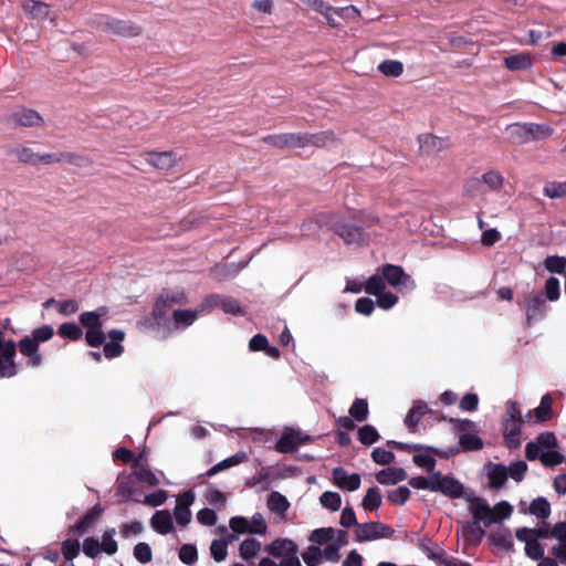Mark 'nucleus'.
Instances as JSON below:
<instances>
[{"instance_id":"obj_11","label":"nucleus","mask_w":566,"mask_h":566,"mask_svg":"<svg viewBox=\"0 0 566 566\" xmlns=\"http://www.w3.org/2000/svg\"><path fill=\"white\" fill-rule=\"evenodd\" d=\"M195 496L191 492H185L177 499L174 510V516L178 524L186 526L191 520L189 506L192 504Z\"/></svg>"},{"instance_id":"obj_43","label":"nucleus","mask_w":566,"mask_h":566,"mask_svg":"<svg viewBox=\"0 0 566 566\" xmlns=\"http://www.w3.org/2000/svg\"><path fill=\"white\" fill-rule=\"evenodd\" d=\"M302 558L307 566H317L322 560L321 548L317 546H308L302 554Z\"/></svg>"},{"instance_id":"obj_60","label":"nucleus","mask_w":566,"mask_h":566,"mask_svg":"<svg viewBox=\"0 0 566 566\" xmlns=\"http://www.w3.org/2000/svg\"><path fill=\"white\" fill-rule=\"evenodd\" d=\"M398 302V297L390 292H381L377 295V305L384 310L394 307Z\"/></svg>"},{"instance_id":"obj_9","label":"nucleus","mask_w":566,"mask_h":566,"mask_svg":"<svg viewBox=\"0 0 566 566\" xmlns=\"http://www.w3.org/2000/svg\"><path fill=\"white\" fill-rule=\"evenodd\" d=\"M308 437L302 432L293 429H285L276 443V450L279 452H293L296 448L307 441Z\"/></svg>"},{"instance_id":"obj_63","label":"nucleus","mask_w":566,"mask_h":566,"mask_svg":"<svg viewBox=\"0 0 566 566\" xmlns=\"http://www.w3.org/2000/svg\"><path fill=\"white\" fill-rule=\"evenodd\" d=\"M53 328L49 325H43L41 327L35 328L32 332V338L36 340L38 344L41 342H46L53 336Z\"/></svg>"},{"instance_id":"obj_26","label":"nucleus","mask_w":566,"mask_h":566,"mask_svg":"<svg viewBox=\"0 0 566 566\" xmlns=\"http://www.w3.org/2000/svg\"><path fill=\"white\" fill-rule=\"evenodd\" d=\"M345 541L344 535L339 536L338 538L334 539L329 543V545L322 546L321 547V554L323 557V560L335 563L339 559V549L343 547Z\"/></svg>"},{"instance_id":"obj_13","label":"nucleus","mask_w":566,"mask_h":566,"mask_svg":"<svg viewBox=\"0 0 566 566\" xmlns=\"http://www.w3.org/2000/svg\"><path fill=\"white\" fill-rule=\"evenodd\" d=\"M419 151L423 156H432L447 147L443 139L431 134H423L418 137Z\"/></svg>"},{"instance_id":"obj_7","label":"nucleus","mask_w":566,"mask_h":566,"mask_svg":"<svg viewBox=\"0 0 566 566\" xmlns=\"http://www.w3.org/2000/svg\"><path fill=\"white\" fill-rule=\"evenodd\" d=\"M302 138V133H283L266 135L262 138V142L279 149L302 148L304 145Z\"/></svg>"},{"instance_id":"obj_8","label":"nucleus","mask_w":566,"mask_h":566,"mask_svg":"<svg viewBox=\"0 0 566 566\" xmlns=\"http://www.w3.org/2000/svg\"><path fill=\"white\" fill-rule=\"evenodd\" d=\"M382 274L386 281L394 287L403 286L407 290H413L416 284L398 265L387 264L382 268Z\"/></svg>"},{"instance_id":"obj_35","label":"nucleus","mask_w":566,"mask_h":566,"mask_svg":"<svg viewBox=\"0 0 566 566\" xmlns=\"http://www.w3.org/2000/svg\"><path fill=\"white\" fill-rule=\"evenodd\" d=\"M232 537L229 539H214L210 545V553L213 559L218 563L224 560L228 555V545Z\"/></svg>"},{"instance_id":"obj_45","label":"nucleus","mask_w":566,"mask_h":566,"mask_svg":"<svg viewBox=\"0 0 566 566\" xmlns=\"http://www.w3.org/2000/svg\"><path fill=\"white\" fill-rule=\"evenodd\" d=\"M409 484L415 489H418V490L428 489L432 492H436V485H438L437 481H436V474H433L429 478H424V476L412 478L409 481Z\"/></svg>"},{"instance_id":"obj_56","label":"nucleus","mask_w":566,"mask_h":566,"mask_svg":"<svg viewBox=\"0 0 566 566\" xmlns=\"http://www.w3.org/2000/svg\"><path fill=\"white\" fill-rule=\"evenodd\" d=\"M62 553L66 560H73L80 553L78 541H65L62 545Z\"/></svg>"},{"instance_id":"obj_51","label":"nucleus","mask_w":566,"mask_h":566,"mask_svg":"<svg viewBox=\"0 0 566 566\" xmlns=\"http://www.w3.org/2000/svg\"><path fill=\"white\" fill-rule=\"evenodd\" d=\"M381 504V496L376 489H369L363 500V506L366 510H375Z\"/></svg>"},{"instance_id":"obj_46","label":"nucleus","mask_w":566,"mask_h":566,"mask_svg":"<svg viewBox=\"0 0 566 566\" xmlns=\"http://www.w3.org/2000/svg\"><path fill=\"white\" fill-rule=\"evenodd\" d=\"M134 557L143 564H147L153 559V551L147 543H138L134 547Z\"/></svg>"},{"instance_id":"obj_54","label":"nucleus","mask_w":566,"mask_h":566,"mask_svg":"<svg viewBox=\"0 0 566 566\" xmlns=\"http://www.w3.org/2000/svg\"><path fill=\"white\" fill-rule=\"evenodd\" d=\"M371 458L377 464H389L395 460V454L391 451H388L382 448H376L371 452Z\"/></svg>"},{"instance_id":"obj_23","label":"nucleus","mask_w":566,"mask_h":566,"mask_svg":"<svg viewBox=\"0 0 566 566\" xmlns=\"http://www.w3.org/2000/svg\"><path fill=\"white\" fill-rule=\"evenodd\" d=\"M405 470L400 468H387L377 473L376 480L380 484H396L406 479Z\"/></svg>"},{"instance_id":"obj_62","label":"nucleus","mask_w":566,"mask_h":566,"mask_svg":"<svg viewBox=\"0 0 566 566\" xmlns=\"http://www.w3.org/2000/svg\"><path fill=\"white\" fill-rule=\"evenodd\" d=\"M426 406H418L410 410L405 422L409 428H415L420 418L426 413Z\"/></svg>"},{"instance_id":"obj_25","label":"nucleus","mask_w":566,"mask_h":566,"mask_svg":"<svg viewBox=\"0 0 566 566\" xmlns=\"http://www.w3.org/2000/svg\"><path fill=\"white\" fill-rule=\"evenodd\" d=\"M504 65L510 71L526 70L532 65V59L527 53L510 55L504 59Z\"/></svg>"},{"instance_id":"obj_34","label":"nucleus","mask_w":566,"mask_h":566,"mask_svg":"<svg viewBox=\"0 0 566 566\" xmlns=\"http://www.w3.org/2000/svg\"><path fill=\"white\" fill-rule=\"evenodd\" d=\"M247 459V454L244 452H238L235 453L234 455L228 458V459H224L223 461L217 463L216 465H213L208 474L209 475H213L222 470H226V469H229V468H232L241 462H243L244 460Z\"/></svg>"},{"instance_id":"obj_36","label":"nucleus","mask_w":566,"mask_h":566,"mask_svg":"<svg viewBox=\"0 0 566 566\" xmlns=\"http://www.w3.org/2000/svg\"><path fill=\"white\" fill-rule=\"evenodd\" d=\"M470 424V422L462 421V451H475L480 450L483 447V442L480 437L476 434L463 433L464 426Z\"/></svg>"},{"instance_id":"obj_39","label":"nucleus","mask_w":566,"mask_h":566,"mask_svg":"<svg viewBox=\"0 0 566 566\" xmlns=\"http://www.w3.org/2000/svg\"><path fill=\"white\" fill-rule=\"evenodd\" d=\"M531 142L539 140L549 137L553 134V128L544 124L527 123Z\"/></svg>"},{"instance_id":"obj_41","label":"nucleus","mask_w":566,"mask_h":566,"mask_svg":"<svg viewBox=\"0 0 566 566\" xmlns=\"http://www.w3.org/2000/svg\"><path fill=\"white\" fill-rule=\"evenodd\" d=\"M102 514V507L96 505L74 526L77 532H85Z\"/></svg>"},{"instance_id":"obj_15","label":"nucleus","mask_w":566,"mask_h":566,"mask_svg":"<svg viewBox=\"0 0 566 566\" xmlns=\"http://www.w3.org/2000/svg\"><path fill=\"white\" fill-rule=\"evenodd\" d=\"M12 119L15 125L22 127H35L43 123L42 116L34 109L23 108L12 114Z\"/></svg>"},{"instance_id":"obj_57","label":"nucleus","mask_w":566,"mask_h":566,"mask_svg":"<svg viewBox=\"0 0 566 566\" xmlns=\"http://www.w3.org/2000/svg\"><path fill=\"white\" fill-rule=\"evenodd\" d=\"M385 290V283L382 281L381 277L379 276H371L367 283H366V286H365V291L366 293L370 294V295H379L381 292H384Z\"/></svg>"},{"instance_id":"obj_21","label":"nucleus","mask_w":566,"mask_h":566,"mask_svg":"<svg viewBox=\"0 0 566 566\" xmlns=\"http://www.w3.org/2000/svg\"><path fill=\"white\" fill-rule=\"evenodd\" d=\"M436 481L438 484L436 485V492L440 491L452 497H458L460 495V485L455 480L449 476H443L440 473H436Z\"/></svg>"},{"instance_id":"obj_1","label":"nucleus","mask_w":566,"mask_h":566,"mask_svg":"<svg viewBox=\"0 0 566 566\" xmlns=\"http://www.w3.org/2000/svg\"><path fill=\"white\" fill-rule=\"evenodd\" d=\"M468 501L470 502L468 510L473 517L474 525L480 536L484 534L485 527L507 520L513 512V506L506 501H501L494 506H490L486 501L482 499L474 497L468 499Z\"/></svg>"},{"instance_id":"obj_22","label":"nucleus","mask_w":566,"mask_h":566,"mask_svg":"<svg viewBox=\"0 0 566 566\" xmlns=\"http://www.w3.org/2000/svg\"><path fill=\"white\" fill-rule=\"evenodd\" d=\"M23 10L33 19L44 20L50 14L49 4L38 0H27L23 3Z\"/></svg>"},{"instance_id":"obj_4","label":"nucleus","mask_w":566,"mask_h":566,"mask_svg":"<svg viewBox=\"0 0 566 566\" xmlns=\"http://www.w3.org/2000/svg\"><path fill=\"white\" fill-rule=\"evenodd\" d=\"M115 528L107 530L101 537V541L94 537H87L83 542V553L91 558L98 556L101 553L114 555L118 551L117 542L115 541Z\"/></svg>"},{"instance_id":"obj_44","label":"nucleus","mask_w":566,"mask_h":566,"mask_svg":"<svg viewBox=\"0 0 566 566\" xmlns=\"http://www.w3.org/2000/svg\"><path fill=\"white\" fill-rule=\"evenodd\" d=\"M349 413L357 421H364L368 417V405L364 399H356L349 409Z\"/></svg>"},{"instance_id":"obj_32","label":"nucleus","mask_w":566,"mask_h":566,"mask_svg":"<svg viewBox=\"0 0 566 566\" xmlns=\"http://www.w3.org/2000/svg\"><path fill=\"white\" fill-rule=\"evenodd\" d=\"M378 71L386 76L398 77L403 72V64L397 60H385L378 65Z\"/></svg>"},{"instance_id":"obj_18","label":"nucleus","mask_w":566,"mask_h":566,"mask_svg":"<svg viewBox=\"0 0 566 566\" xmlns=\"http://www.w3.org/2000/svg\"><path fill=\"white\" fill-rule=\"evenodd\" d=\"M302 140L304 143L302 148L314 146V147H324L329 143H334L336 140L335 134L333 130H324L315 134L302 133Z\"/></svg>"},{"instance_id":"obj_29","label":"nucleus","mask_w":566,"mask_h":566,"mask_svg":"<svg viewBox=\"0 0 566 566\" xmlns=\"http://www.w3.org/2000/svg\"><path fill=\"white\" fill-rule=\"evenodd\" d=\"M134 474L139 482H143L148 486H155L159 484L158 478L139 461H136L134 464Z\"/></svg>"},{"instance_id":"obj_28","label":"nucleus","mask_w":566,"mask_h":566,"mask_svg":"<svg viewBox=\"0 0 566 566\" xmlns=\"http://www.w3.org/2000/svg\"><path fill=\"white\" fill-rule=\"evenodd\" d=\"M268 507L277 515H283L290 507L287 499L279 492H272L268 499Z\"/></svg>"},{"instance_id":"obj_5","label":"nucleus","mask_w":566,"mask_h":566,"mask_svg":"<svg viewBox=\"0 0 566 566\" xmlns=\"http://www.w3.org/2000/svg\"><path fill=\"white\" fill-rule=\"evenodd\" d=\"M264 552L268 553L270 556L281 558V560H286L291 558L298 559L297 544L293 539L286 537L275 538L270 544L264 546Z\"/></svg>"},{"instance_id":"obj_50","label":"nucleus","mask_w":566,"mask_h":566,"mask_svg":"<svg viewBox=\"0 0 566 566\" xmlns=\"http://www.w3.org/2000/svg\"><path fill=\"white\" fill-rule=\"evenodd\" d=\"M358 438L364 444H373L379 439V434L374 427L364 426L358 431Z\"/></svg>"},{"instance_id":"obj_52","label":"nucleus","mask_w":566,"mask_h":566,"mask_svg":"<svg viewBox=\"0 0 566 566\" xmlns=\"http://www.w3.org/2000/svg\"><path fill=\"white\" fill-rule=\"evenodd\" d=\"M251 534L264 535L268 531V524L262 514L255 513L250 520Z\"/></svg>"},{"instance_id":"obj_33","label":"nucleus","mask_w":566,"mask_h":566,"mask_svg":"<svg viewBox=\"0 0 566 566\" xmlns=\"http://www.w3.org/2000/svg\"><path fill=\"white\" fill-rule=\"evenodd\" d=\"M528 511L538 518H547L551 514V505L545 497H537L532 501Z\"/></svg>"},{"instance_id":"obj_6","label":"nucleus","mask_w":566,"mask_h":566,"mask_svg":"<svg viewBox=\"0 0 566 566\" xmlns=\"http://www.w3.org/2000/svg\"><path fill=\"white\" fill-rule=\"evenodd\" d=\"M14 355V342L6 340L0 331V377H12L15 375Z\"/></svg>"},{"instance_id":"obj_24","label":"nucleus","mask_w":566,"mask_h":566,"mask_svg":"<svg viewBox=\"0 0 566 566\" xmlns=\"http://www.w3.org/2000/svg\"><path fill=\"white\" fill-rule=\"evenodd\" d=\"M261 551V543L252 537L245 538L239 546L240 557L244 560L253 559Z\"/></svg>"},{"instance_id":"obj_2","label":"nucleus","mask_w":566,"mask_h":566,"mask_svg":"<svg viewBox=\"0 0 566 566\" xmlns=\"http://www.w3.org/2000/svg\"><path fill=\"white\" fill-rule=\"evenodd\" d=\"M319 226L331 229L336 235L343 239L344 244L368 245V234L360 228L342 222L336 212H325L317 216Z\"/></svg>"},{"instance_id":"obj_20","label":"nucleus","mask_w":566,"mask_h":566,"mask_svg":"<svg viewBox=\"0 0 566 566\" xmlns=\"http://www.w3.org/2000/svg\"><path fill=\"white\" fill-rule=\"evenodd\" d=\"M20 352L30 358L32 366L41 364V356L38 354L39 344L32 337H24L19 343Z\"/></svg>"},{"instance_id":"obj_61","label":"nucleus","mask_w":566,"mask_h":566,"mask_svg":"<svg viewBox=\"0 0 566 566\" xmlns=\"http://www.w3.org/2000/svg\"><path fill=\"white\" fill-rule=\"evenodd\" d=\"M63 163L76 166V167H86L91 165V160L82 155L75 153H64Z\"/></svg>"},{"instance_id":"obj_37","label":"nucleus","mask_w":566,"mask_h":566,"mask_svg":"<svg viewBox=\"0 0 566 566\" xmlns=\"http://www.w3.org/2000/svg\"><path fill=\"white\" fill-rule=\"evenodd\" d=\"M207 305L211 307L220 305L224 312L231 314H239L241 312L239 303L230 298L219 300V297L212 296L207 300Z\"/></svg>"},{"instance_id":"obj_27","label":"nucleus","mask_w":566,"mask_h":566,"mask_svg":"<svg viewBox=\"0 0 566 566\" xmlns=\"http://www.w3.org/2000/svg\"><path fill=\"white\" fill-rule=\"evenodd\" d=\"M488 478L492 486H502L507 479V468L502 464H489Z\"/></svg>"},{"instance_id":"obj_12","label":"nucleus","mask_w":566,"mask_h":566,"mask_svg":"<svg viewBox=\"0 0 566 566\" xmlns=\"http://www.w3.org/2000/svg\"><path fill=\"white\" fill-rule=\"evenodd\" d=\"M333 481L336 486L347 491H356L360 486V475L357 473L347 474L343 468H335L333 470Z\"/></svg>"},{"instance_id":"obj_58","label":"nucleus","mask_w":566,"mask_h":566,"mask_svg":"<svg viewBox=\"0 0 566 566\" xmlns=\"http://www.w3.org/2000/svg\"><path fill=\"white\" fill-rule=\"evenodd\" d=\"M413 462L429 472L434 468V459L428 452H419L415 454Z\"/></svg>"},{"instance_id":"obj_59","label":"nucleus","mask_w":566,"mask_h":566,"mask_svg":"<svg viewBox=\"0 0 566 566\" xmlns=\"http://www.w3.org/2000/svg\"><path fill=\"white\" fill-rule=\"evenodd\" d=\"M85 339L92 347H96L103 344L105 340V335L102 331V327L86 331Z\"/></svg>"},{"instance_id":"obj_19","label":"nucleus","mask_w":566,"mask_h":566,"mask_svg":"<svg viewBox=\"0 0 566 566\" xmlns=\"http://www.w3.org/2000/svg\"><path fill=\"white\" fill-rule=\"evenodd\" d=\"M150 525L161 535L170 533L174 528L171 515L166 510L157 511L150 520Z\"/></svg>"},{"instance_id":"obj_16","label":"nucleus","mask_w":566,"mask_h":566,"mask_svg":"<svg viewBox=\"0 0 566 566\" xmlns=\"http://www.w3.org/2000/svg\"><path fill=\"white\" fill-rule=\"evenodd\" d=\"M307 4L316 12L321 13L322 15H327V12H334L338 15L343 14H359V11L354 6H348L345 8H333L329 3L325 2L324 0H307Z\"/></svg>"},{"instance_id":"obj_30","label":"nucleus","mask_w":566,"mask_h":566,"mask_svg":"<svg viewBox=\"0 0 566 566\" xmlns=\"http://www.w3.org/2000/svg\"><path fill=\"white\" fill-rule=\"evenodd\" d=\"M106 314V311L101 308L96 312H84L80 316V321L82 325L86 328V331L94 329L97 327H102L101 317Z\"/></svg>"},{"instance_id":"obj_40","label":"nucleus","mask_w":566,"mask_h":566,"mask_svg":"<svg viewBox=\"0 0 566 566\" xmlns=\"http://www.w3.org/2000/svg\"><path fill=\"white\" fill-rule=\"evenodd\" d=\"M229 527L237 535L251 534L250 521L243 516L231 517Z\"/></svg>"},{"instance_id":"obj_3","label":"nucleus","mask_w":566,"mask_h":566,"mask_svg":"<svg viewBox=\"0 0 566 566\" xmlns=\"http://www.w3.org/2000/svg\"><path fill=\"white\" fill-rule=\"evenodd\" d=\"M88 25L123 38H135L143 32V28L132 21L118 20L105 14L95 15Z\"/></svg>"},{"instance_id":"obj_47","label":"nucleus","mask_w":566,"mask_h":566,"mask_svg":"<svg viewBox=\"0 0 566 566\" xmlns=\"http://www.w3.org/2000/svg\"><path fill=\"white\" fill-rule=\"evenodd\" d=\"M482 181L488 185L491 190L500 189L503 185V177L496 170H489L482 176Z\"/></svg>"},{"instance_id":"obj_48","label":"nucleus","mask_w":566,"mask_h":566,"mask_svg":"<svg viewBox=\"0 0 566 566\" xmlns=\"http://www.w3.org/2000/svg\"><path fill=\"white\" fill-rule=\"evenodd\" d=\"M59 334L65 338L76 340L82 336V329L74 323H64L59 327Z\"/></svg>"},{"instance_id":"obj_49","label":"nucleus","mask_w":566,"mask_h":566,"mask_svg":"<svg viewBox=\"0 0 566 566\" xmlns=\"http://www.w3.org/2000/svg\"><path fill=\"white\" fill-rule=\"evenodd\" d=\"M544 195L548 198H562L566 196V182H548L544 187Z\"/></svg>"},{"instance_id":"obj_64","label":"nucleus","mask_w":566,"mask_h":566,"mask_svg":"<svg viewBox=\"0 0 566 566\" xmlns=\"http://www.w3.org/2000/svg\"><path fill=\"white\" fill-rule=\"evenodd\" d=\"M258 566H302V564H301L300 559H294V558L281 560L280 563H276L275 560H273L269 557H263L260 559Z\"/></svg>"},{"instance_id":"obj_31","label":"nucleus","mask_w":566,"mask_h":566,"mask_svg":"<svg viewBox=\"0 0 566 566\" xmlns=\"http://www.w3.org/2000/svg\"><path fill=\"white\" fill-rule=\"evenodd\" d=\"M9 155H14L20 163L29 165L39 164V154L34 153L29 147H17L9 150Z\"/></svg>"},{"instance_id":"obj_14","label":"nucleus","mask_w":566,"mask_h":566,"mask_svg":"<svg viewBox=\"0 0 566 566\" xmlns=\"http://www.w3.org/2000/svg\"><path fill=\"white\" fill-rule=\"evenodd\" d=\"M344 535L343 532L337 531L333 527H322L314 530L310 536L308 541L313 544V546L322 547L329 545L331 542Z\"/></svg>"},{"instance_id":"obj_38","label":"nucleus","mask_w":566,"mask_h":566,"mask_svg":"<svg viewBox=\"0 0 566 566\" xmlns=\"http://www.w3.org/2000/svg\"><path fill=\"white\" fill-rule=\"evenodd\" d=\"M319 503L329 511H338L342 505V497L338 493L326 491L319 496Z\"/></svg>"},{"instance_id":"obj_17","label":"nucleus","mask_w":566,"mask_h":566,"mask_svg":"<svg viewBox=\"0 0 566 566\" xmlns=\"http://www.w3.org/2000/svg\"><path fill=\"white\" fill-rule=\"evenodd\" d=\"M507 139L511 144L523 145L531 142L528 124L515 123L506 127Z\"/></svg>"},{"instance_id":"obj_10","label":"nucleus","mask_w":566,"mask_h":566,"mask_svg":"<svg viewBox=\"0 0 566 566\" xmlns=\"http://www.w3.org/2000/svg\"><path fill=\"white\" fill-rule=\"evenodd\" d=\"M145 160L150 166L160 169L168 170L176 166L177 159L174 151H147L145 153Z\"/></svg>"},{"instance_id":"obj_42","label":"nucleus","mask_w":566,"mask_h":566,"mask_svg":"<svg viewBox=\"0 0 566 566\" xmlns=\"http://www.w3.org/2000/svg\"><path fill=\"white\" fill-rule=\"evenodd\" d=\"M552 397L545 395L542 397L541 405L534 410V413L538 421H546L552 416Z\"/></svg>"},{"instance_id":"obj_55","label":"nucleus","mask_w":566,"mask_h":566,"mask_svg":"<svg viewBox=\"0 0 566 566\" xmlns=\"http://www.w3.org/2000/svg\"><path fill=\"white\" fill-rule=\"evenodd\" d=\"M179 558L185 564H193L198 558L197 548L190 544L181 546L179 551Z\"/></svg>"},{"instance_id":"obj_53","label":"nucleus","mask_w":566,"mask_h":566,"mask_svg":"<svg viewBox=\"0 0 566 566\" xmlns=\"http://www.w3.org/2000/svg\"><path fill=\"white\" fill-rule=\"evenodd\" d=\"M197 316H198V314L196 311H189V310L176 311L174 313L175 322L178 325H184V326H188V325L192 324L197 319Z\"/></svg>"}]
</instances>
